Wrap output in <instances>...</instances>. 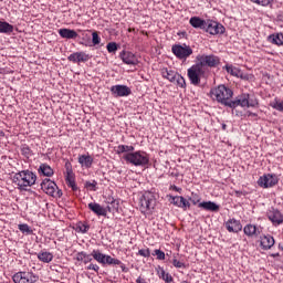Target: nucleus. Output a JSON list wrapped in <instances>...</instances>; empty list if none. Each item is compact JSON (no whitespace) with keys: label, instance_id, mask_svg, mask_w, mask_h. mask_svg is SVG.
Returning a JSON list of instances; mask_svg holds the SVG:
<instances>
[{"label":"nucleus","instance_id":"13","mask_svg":"<svg viewBox=\"0 0 283 283\" xmlns=\"http://www.w3.org/2000/svg\"><path fill=\"white\" fill-rule=\"evenodd\" d=\"M69 61L72 63H85L90 61V55L83 52H75L69 56Z\"/></svg>","mask_w":283,"mask_h":283},{"label":"nucleus","instance_id":"9","mask_svg":"<svg viewBox=\"0 0 283 283\" xmlns=\"http://www.w3.org/2000/svg\"><path fill=\"white\" fill-rule=\"evenodd\" d=\"M14 283H34L36 282V276L30 272H18L12 277Z\"/></svg>","mask_w":283,"mask_h":283},{"label":"nucleus","instance_id":"53","mask_svg":"<svg viewBox=\"0 0 283 283\" xmlns=\"http://www.w3.org/2000/svg\"><path fill=\"white\" fill-rule=\"evenodd\" d=\"M128 32H136V29L135 28H129Z\"/></svg>","mask_w":283,"mask_h":283},{"label":"nucleus","instance_id":"33","mask_svg":"<svg viewBox=\"0 0 283 283\" xmlns=\"http://www.w3.org/2000/svg\"><path fill=\"white\" fill-rule=\"evenodd\" d=\"M243 231L245 235H255V233H258V228L253 224H248L244 227Z\"/></svg>","mask_w":283,"mask_h":283},{"label":"nucleus","instance_id":"57","mask_svg":"<svg viewBox=\"0 0 283 283\" xmlns=\"http://www.w3.org/2000/svg\"><path fill=\"white\" fill-rule=\"evenodd\" d=\"M273 255V258H275L276 255H280V254H272Z\"/></svg>","mask_w":283,"mask_h":283},{"label":"nucleus","instance_id":"37","mask_svg":"<svg viewBox=\"0 0 283 283\" xmlns=\"http://www.w3.org/2000/svg\"><path fill=\"white\" fill-rule=\"evenodd\" d=\"M159 276L163 277L164 281L167 283L174 282V277H171V275H169V273H166L165 270H160Z\"/></svg>","mask_w":283,"mask_h":283},{"label":"nucleus","instance_id":"48","mask_svg":"<svg viewBox=\"0 0 283 283\" xmlns=\"http://www.w3.org/2000/svg\"><path fill=\"white\" fill-rule=\"evenodd\" d=\"M239 78H243L244 81H249V78H253V75L242 73V76H239Z\"/></svg>","mask_w":283,"mask_h":283},{"label":"nucleus","instance_id":"39","mask_svg":"<svg viewBox=\"0 0 283 283\" xmlns=\"http://www.w3.org/2000/svg\"><path fill=\"white\" fill-rule=\"evenodd\" d=\"M271 107H273V109H277V112H283V102L276 99L271 104Z\"/></svg>","mask_w":283,"mask_h":283},{"label":"nucleus","instance_id":"29","mask_svg":"<svg viewBox=\"0 0 283 283\" xmlns=\"http://www.w3.org/2000/svg\"><path fill=\"white\" fill-rule=\"evenodd\" d=\"M38 258L41 262H45L48 264L51 260L54 259V255H52L50 252H41L38 254Z\"/></svg>","mask_w":283,"mask_h":283},{"label":"nucleus","instance_id":"34","mask_svg":"<svg viewBox=\"0 0 283 283\" xmlns=\"http://www.w3.org/2000/svg\"><path fill=\"white\" fill-rule=\"evenodd\" d=\"M175 83L176 85H178V87H186L187 86V82L185 81V77H182L180 74H177V77H175Z\"/></svg>","mask_w":283,"mask_h":283},{"label":"nucleus","instance_id":"11","mask_svg":"<svg viewBox=\"0 0 283 283\" xmlns=\"http://www.w3.org/2000/svg\"><path fill=\"white\" fill-rule=\"evenodd\" d=\"M205 30L209 34H224V28L216 21H207Z\"/></svg>","mask_w":283,"mask_h":283},{"label":"nucleus","instance_id":"50","mask_svg":"<svg viewBox=\"0 0 283 283\" xmlns=\"http://www.w3.org/2000/svg\"><path fill=\"white\" fill-rule=\"evenodd\" d=\"M120 269H122V271L124 272V273H127V271H129L128 269H127V266H125V264H123V262H120Z\"/></svg>","mask_w":283,"mask_h":283},{"label":"nucleus","instance_id":"42","mask_svg":"<svg viewBox=\"0 0 283 283\" xmlns=\"http://www.w3.org/2000/svg\"><path fill=\"white\" fill-rule=\"evenodd\" d=\"M92 36H93V39H92L93 44L98 45V43H101V36H98V33L93 32Z\"/></svg>","mask_w":283,"mask_h":283},{"label":"nucleus","instance_id":"6","mask_svg":"<svg viewBox=\"0 0 283 283\" xmlns=\"http://www.w3.org/2000/svg\"><path fill=\"white\" fill-rule=\"evenodd\" d=\"M41 189L46 193L48 196H51L52 198H61L63 196V192L59 189V186L50 179H44L41 182Z\"/></svg>","mask_w":283,"mask_h":283},{"label":"nucleus","instance_id":"25","mask_svg":"<svg viewBox=\"0 0 283 283\" xmlns=\"http://www.w3.org/2000/svg\"><path fill=\"white\" fill-rule=\"evenodd\" d=\"M190 25H192V28H200V30H205V28L207 25V21H205L198 17H193L190 19Z\"/></svg>","mask_w":283,"mask_h":283},{"label":"nucleus","instance_id":"36","mask_svg":"<svg viewBox=\"0 0 283 283\" xmlns=\"http://www.w3.org/2000/svg\"><path fill=\"white\" fill-rule=\"evenodd\" d=\"M19 230L22 233H27L28 235H32L34 233V231L32 229H30L29 224H19Z\"/></svg>","mask_w":283,"mask_h":283},{"label":"nucleus","instance_id":"40","mask_svg":"<svg viewBox=\"0 0 283 283\" xmlns=\"http://www.w3.org/2000/svg\"><path fill=\"white\" fill-rule=\"evenodd\" d=\"M106 50L109 53L116 52L118 50V44H116V42H111L106 45Z\"/></svg>","mask_w":283,"mask_h":283},{"label":"nucleus","instance_id":"31","mask_svg":"<svg viewBox=\"0 0 283 283\" xmlns=\"http://www.w3.org/2000/svg\"><path fill=\"white\" fill-rule=\"evenodd\" d=\"M226 70L229 74H231V76H237V78H239V76H242V70L235 67V66H226Z\"/></svg>","mask_w":283,"mask_h":283},{"label":"nucleus","instance_id":"49","mask_svg":"<svg viewBox=\"0 0 283 283\" xmlns=\"http://www.w3.org/2000/svg\"><path fill=\"white\" fill-rule=\"evenodd\" d=\"M88 271H98V265H96V264H91L88 268Z\"/></svg>","mask_w":283,"mask_h":283},{"label":"nucleus","instance_id":"47","mask_svg":"<svg viewBox=\"0 0 283 283\" xmlns=\"http://www.w3.org/2000/svg\"><path fill=\"white\" fill-rule=\"evenodd\" d=\"M86 187H88V188H91V189H93V191H96V181H93V182H86Z\"/></svg>","mask_w":283,"mask_h":283},{"label":"nucleus","instance_id":"58","mask_svg":"<svg viewBox=\"0 0 283 283\" xmlns=\"http://www.w3.org/2000/svg\"><path fill=\"white\" fill-rule=\"evenodd\" d=\"M182 283H187V282H182Z\"/></svg>","mask_w":283,"mask_h":283},{"label":"nucleus","instance_id":"18","mask_svg":"<svg viewBox=\"0 0 283 283\" xmlns=\"http://www.w3.org/2000/svg\"><path fill=\"white\" fill-rule=\"evenodd\" d=\"M199 209H205V211H220V206L213 201H203L198 205Z\"/></svg>","mask_w":283,"mask_h":283},{"label":"nucleus","instance_id":"7","mask_svg":"<svg viewBox=\"0 0 283 283\" xmlns=\"http://www.w3.org/2000/svg\"><path fill=\"white\" fill-rule=\"evenodd\" d=\"M197 63L203 67V70L207 72V67H216L220 63V59H218L216 55H199L197 56Z\"/></svg>","mask_w":283,"mask_h":283},{"label":"nucleus","instance_id":"43","mask_svg":"<svg viewBox=\"0 0 283 283\" xmlns=\"http://www.w3.org/2000/svg\"><path fill=\"white\" fill-rule=\"evenodd\" d=\"M138 253H139V255H142L143 258H149V255H151V253L149 252V249L139 250Z\"/></svg>","mask_w":283,"mask_h":283},{"label":"nucleus","instance_id":"16","mask_svg":"<svg viewBox=\"0 0 283 283\" xmlns=\"http://www.w3.org/2000/svg\"><path fill=\"white\" fill-rule=\"evenodd\" d=\"M171 203L175 205V207H180L184 211H187V209L191 207V203H189L185 197H172Z\"/></svg>","mask_w":283,"mask_h":283},{"label":"nucleus","instance_id":"8","mask_svg":"<svg viewBox=\"0 0 283 283\" xmlns=\"http://www.w3.org/2000/svg\"><path fill=\"white\" fill-rule=\"evenodd\" d=\"M172 54L177 56V59H188V56H191L193 54V50L189 45H180L176 44L172 46Z\"/></svg>","mask_w":283,"mask_h":283},{"label":"nucleus","instance_id":"41","mask_svg":"<svg viewBox=\"0 0 283 283\" xmlns=\"http://www.w3.org/2000/svg\"><path fill=\"white\" fill-rule=\"evenodd\" d=\"M253 3H258V6H271L272 0H251Z\"/></svg>","mask_w":283,"mask_h":283},{"label":"nucleus","instance_id":"5","mask_svg":"<svg viewBox=\"0 0 283 283\" xmlns=\"http://www.w3.org/2000/svg\"><path fill=\"white\" fill-rule=\"evenodd\" d=\"M207 71L198 62L188 69V78L192 85H200V78L205 76Z\"/></svg>","mask_w":283,"mask_h":283},{"label":"nucleus","instance_id":"51","mask_svg":"<svg viewBox=\"0 0 283 283\" xmlns=\"http://www.w3.org/2000/svg\"><path fill=\"white\" fill-rule=\"evenodd\" d=\"M190 200H191V202H192L193 205H196L197 202H200V199H198V198H195V199H191V198H190Z\"/></svg>","mask_w":283,"mask_h":283},{"label":"nucleus","instance_id":"56","mask_svg":"<svg viewBox=\"0 0 283 283\" xmlns=\"http://www.w3.org/2000/svg\"><path fill=\"white\" fill-rule=\"evenodd\" d=\"M142 34H146V36H147V32H145V31H142Z\"/></svg>","mask_w":283,"mask_h":283},{"label":"nucleus","instance_id":"17","mask_svg":"<svg viewBox=\"0 0 283 283\" xmlns=\"http://www.w3.org/2000/svg\"><path fill=\"white\" fill-rule=\"evenodd\" d=\"M226 227L230 233H238V231H242V223L235 219H231L226 223Z\"/></svg>","mask_w":283,"mask_h":283},{"label":"nucleus","instance_id":"55","mask_svg":"<svg viewBox=\"0 0 283 283\" xmlns=\"http://www.w3.org/2000/svg\"><path fill=\"white\" fill-rule=\"evenodd\" d=\"M175 191H178V187L174 186Z\"/></svg>","mask_w":283,"mask_h":283},{"label":"nucleus","instance_id":"45","mask_svg":"<svg viewBox=\"0 0 283 283\" xmlns=\"http://www.w3.org/2000/svg\"><path fill=\"white\" fill-rule=\"evenodd\" d=\"M172 264L176 269H182V266H185V263L178 261V259H174Z\"/></svg>","mask_w":283,"mask_h":283},{"label":"nucleus","instance_id":"21","mask_svg":"<svg viewBox=\"0 0 283 283\" xmlns=\"http://www.w3.org/2000/svg\"><path fill=\"white\" fill-rule=\"evenodd\" d=\"M273 244H275V239H273V237L264 235L261 238V247L265 251H269V249H271Z\"/></svg>","mask_w":283,"mask_h":283},{"label":"nucleus","instance_id":"46","mask_svg":"<svg viewBox=\"0 0 283 283\" xmlns=\"http://www.w3.org/2000/svg\"><path fill=\"white\" fill-rule=\"evenodd\" d=\"M78 229H80V231H81L82 233H87V230L90 229V227H87L86 224L81 223V224L78 226Z\"/></svg>","mask_w":283,"mask_h":283},{"label":"nucleus","instance_id":"38","mask_svg":"<svg viewBox=\"0 0 283 283\" xmlns=\"http://www.w3.org/2000/svg\"><path fill=\"white\" fill-rule=\"evenodd\" d=\"M104 264H114V265H118V264H120V260L114 259V258H112V256H109V255H106V259H105V261H104Z\"/></svg>","mask_w":283,"mask_h":283},{"label":"nucleus","instance_id":"22","mask_svg":"<svg viewBox=\"0 0 283 283\" xmlns=\"http://www.w3.org/2000/svg\"><path fill=\"white\" fill-rule=\"evenodd\" d=\"M59 34L62 39H76L78 36V33L72 29H60Z\"/></svg>","mask_w":283,"mask_h":283},{"label":"nucleus","instance_id":"10","mask_svg":"<svg viewBox=\"0 0 283 283\" xmlns=\"http://www.w3.org/2000/svg\"><path fill=\"white\" fill-rule=\"evenodd\" d=\"M258 184L263 189H269V187H275L277 185V177L275 175H265L260 177Z\"/></svg>","mask_w":283,"mask_h":283},{"label":"nucleus","instance_id":"24","mask_svg":"<svg viewBox=\"0 0 283 283\" xmlns=\"http://www.w3.org/2000/svg\"><path fill=\"white\" fill-rule=\"evenodd\" d=\"M161 74L164 78H167L168 81H170V83H176V77L178 76V73H176V71L163 69Z\"/></svg>","mask_w":283,"mask_h":283},{"label":"nucleus","instance_id":"54","mask_svg":"<svg viewBox=\"0 0 283 283\" xmlns=\"http://www.w3.org/2000/svg\"><path fill=\"white\" fill-rule=\"evenodd\" d=\"M222 129H227V124H223V125H222Z\"/></svg>","mask_w":283,"mask_h":283},{"label":"nucleus","instance_id":"1","mask_svg":"<svg viewBox=\"0 0 283 283\" xmlns=\"http://www.w3.org/2000/svg\"><path fill=\"white\" fill-rule=\"evenodd\" d=\"M212 101L221 103L227 107L235 109V107H258V99H250L249 95H241L235 101H231L233 97V91L224 85H219L210 91Z\"/></svg>","mask_w":283,"mask_h":283},{"label":"nucleus","instance_id":"12","mask_svg":"<svg viewBox=\"0 0 283 283\" xmlns=\"http://www.w3.org/2000/svg\"><path fill=\"white\" fill-rule=\"evenodd\" d=\"M66 168V182L73 191H76V181L74 180V171L72 170V164L66 163L65 164Z\"/></svg>","mask_w":283,"mask_h":283},{"label":"nucleus","instance_id":"14","mask_svg":"<svg viewBox=\"0 0 283 283\" xmlns=\"http://www.w3.org/2000/svg\"><path fill=\"white\" fill-rule=\"evenodd\" d=\"M111 91L116 96H129V94H132V90L125 85H115Z\"/></svg>","mask_w":283,"mask_h":283},{"label":"nucleus","instance_id":"4","mask_svg":"<svg viewBox=\"0 0 283 283\" xmlns=\"http://www.w3.org/2000/svg\"><path fill=\"white\" fill-rule=\"evenodd\" d=\"M124 160L135 167H145L149 165V155L145 151H135L124 155Z\"/></svg>","mask_w":283,"mask_h":283},{"label":"nucleus","instance_id":"44","mask_svg":"<svg viewBox=\"0 0 283 283\" xmlns=\"http://www.w3.org/2000/svg\"><path fill=\"white\" fill-rule=\"evenodd\" d=\"M155 255H157V260H165V252L160 250H155Z\"/></svg>","mask_w":283,"mask_h":283},{"label":"nucleus","instance_id":"23","mask_svg":"<svg viewBox=\"0 0 283 283\" xmlns=\"http://www.w3.org/2000/svg\"><path fill=\"white\" fill-rule=\"evenodd\" d=\"M269 219L273 224H282L283 223V216L281 211L274 210L270 212Z\"/></svg>","mask_w":283,"mask_h":283},{"label":"nucleus","instance_id":"19","mask_svg":"<svg viewBox=\"0 0 283 283\" xmlns=\"http://www.w3.org/2000/svg\"><path fill=\"white\" fill-rule=\"evenodd\" d=\"M88 209H91L93 213H96V216H107V209L103 208L98 203H95V202L88 203Z\"/></svg>","mask_w":283,"mask_h":283},{"label":"nucleus","instance_id":"30","mask_svg":"<svg viewBox=\"0 0 283 283\" xmlns=\"http://www.w3.org/2000/svg\"><path fill=\"white\" fill-rule=\"evenodd\" d=\"M92 256L94 258V260H96V262H99V264H105V260L107 258V255L101 253L99 251L94 250L92 252Z\"/></svg>","mask_w":283,"mask_h":283},{"label":"nucleus","instance_id":"15","mask_svg":"<svg viewBox=\"0 0 283 283\" xmlns=\"http://www.w3.org/2000/svg\"><path fill=\"white\" fill-rule=\"evenodd\" d=\"M106 211H109V213H118V207H120L118 200L114 199L113 197H108L106 199Z\"/></svg>","mask_w":283,"mask_h":283},{"label":"nucleus","instance_id":"26","mask_svg":"<svg viewBox=\"0 0 283 283\" xmlns=\"http://www.w3.org/2000/svg\"><path fill=\"white\" fill-rule=\"evenodd\" d=\"M78 163H80V165H82V167L90 168V167H92L94 159L92 158V156L82 155L78 158Z\"/></svg>","mask_w":283,"mask_h":283},{"label":"nucleus","instance_id":"28","mask_svg":"<svg viewBox=\"0 0 283 283\" xmlns=\"http://www.w3.org/2000/svg\"><path fill=\"white\" fill-rule=\"evenodd\" d=\"M39 171H41V174L48 178H50V176H54V170L48 164H42Z\"/></svg>","mask_w":283,"mask_h":283},{"label":"nucleus","instance_id":"52","mask_svg":"<svg viewBox=\"0 0 283 283\" xmlns=\"http://www.w3.org/2000/svg\"><path fill=\"white\" fill-rule=\"evenodd\" d=\"M83 258H85V254H83V253L77 254V260H83Z\"/></svg>","mask_w":283,"mask_h":283},{"label":"nucleus","instance_id":"3","mask_svg":"<svg viewBox=\"0 0 283 283\" xmlns=\"http://www.w3.org/2000/svg\"><path fill=\"white\" fill-rule=\"evenodd\" d=\"M156 193L151 191L144 192L139 198V211L144 213V216H151L156 209Z\"/></svg>","mask_w":283,"mask_h":283},{"label":"nucleus","instance_id":"20","mask_svg":"<svg viewBox=\"0 0 283 283\" xmlns=\"http://www.w3.org/2000/svg\"><path fill=\"white\" fill-rule=\"evenodd\" d=\"M122 60L126 63V65H136V63H138V59L132 52H124L122 54Z\"/></svg>","mask_w":283,"mask_h":283},{"label":"nucleus","instance_id":"27","mask_svg":"<svg viewBox=\"0 0 283 283\" xmlns=\"http://www.w3.org/2000/svg\"><path fill=\"white\" fill-rule=\"evenodd\" d=\"M0 32L3 34H10L14 32V27L8 22L0 21Z\"/></svg>","mask_w":283,"mask_h":283},{"label":"nucleus","instance_id":"32","mask_svg":"<svg viewBox=\"0 0 283 283\" xmlns=\"http://www.w3.org/2000/svg\"><path fill=\"white\" fill-rule=\"evenodd\" d=\"M270 41L275 45H283V33H277L276 35H270Z\"/></svg>","mask_w":283,"mask_h":283},{"label":"nucleus","instance_id":"2","mask_svg":"<svg viewBox=\"0 0 283 283\" xmlns=\"http://www.w3.org/2000/svg\"><path fill=\"white\" fill-rule=\"evenodd\" d=\"M13 182L19 189L25 191L28 187H32L36 182V175L30 170H22L13 176Z\"/></svg>","mask_w":283,"mask_h":283},{"label":"nucleus","instance_id":"35","mask_svg":"<svg viewBox=\"0 0 283 283\" xmlns=\"http://www.w3.org/2000/svg\"><path fill=\"white\" fill-rule=\"evenodd\" d=\"M127 151H134V146L119 145L117 147V154H125Z\"/></svg>","mask_w":283,"mask_h":283}]
</instances>
